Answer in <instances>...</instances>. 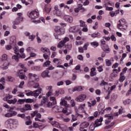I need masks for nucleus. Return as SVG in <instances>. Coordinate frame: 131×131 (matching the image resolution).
Masks as SVG:
<instances>
[{
    "instance_id": "6e6552de",
    "label": "nucleus",
    "mask_w": 131,
    "mask_h": 131,
    "mask_svg": "<svg viewBox=\"0 0 131 131\" xmlns=\"http://www.w3.org/2000/svg\"><path fill=\"white\" fill-rule=\"evenodd\" d=\"M50 101L51 102H47V107H49V108H51L52 106H54V105H56L57 104V100H56V97L53 96H50L49 98Z\"/></svg>"
},
{
    "instance_id": "a19ab883",
    "label": "nucleus",
    "mask_w": 131,
    "mask_h": 131,
    "mask_svg": "<svg viewBox=\"0 0 131 131\" xmlns=\"http://www.w3.org/2000/svg\"><path fill=\"white\" fill-rule=\"evenodd\" d=\"M102 49L103 50V51H104V52H106V53H110V48H109V47L107 45L105 46V47H103Z\"/></svg>"
},
{
    "instance_id": "ddd939ff",
    "label": "nucleus",
    "mask_w": 131,
    "mask_h": 131,
    "mask_svg": "<svg viewBox=\"0 0 131 131\" xmlns=\"http://www.w3.org/2000/svg\"><path fill=\"white\" fill-rule=\"evenodd\" d=\"M90 125V124L88 122H83L81 123L80 126V131H88L85 128H86Z\"/></svg>"
},
{
    "instance_id": "58836bf2",
    "label": "nucleus",
    "mask_w": 131,
    "mask_h": 131,
    "mask_svg": "<svg viewBox=\"0 0 131 131\" xmlns=\"http://www.w3.org/2000/svg\"><path fill=\"white\" fill-rule=\"evenodd\" d=\"M16 96L19 98H23V97L25 96L24 93L18 91L16 93Z\"/></svg>"
},
{
    "instance_id": "13d9d810",
    "label": "nucleus",
    "mask_w": 131,
    "mask_h": 131,
    "mask_svg": "<svg viewBox=\"0 0 131 131\" xmlns=\"http://www.w3.org/2000/svg\"><path fill=\"white\" fill-rule=\"evenodd\" d=\"M25 102H26V103H32L33 102V99L30 98L25 99Z\"/></svg>"
},
{
    "instance_id": "4c0bfd02",
    "label": "nucleus",
    "mask_w": 131,
    "mask_h": 131,
    "mask_svg": "<svg viewBox=\"0 0 131 131\" xmlns=\"http://www.w3.org/2000/svg\"><path fill=\"white\" fill-rule=\"evenodd\" d=\"M32 70H33L34 71H39L40 70V67L39 66H33L31 67Z\"/></svg>"
},
{
    "instance_id": "c85d7f7f",
    "label": "nucleus",
    "mask_w": 131,
    "mask_h": 131,
    "mask_svg": "<svg viewBox=\"0 0 131 131\" xmlns=\"http://www.w3.org/2000/svg\"><path fill=\"white\" fill-rule=\"evenodd\" d=\"M90 75L92 77L97 75V72H96V68H92L91 69Z\"/></svg>"
},
{
    "instance_id": "052dcab7",
    "label": "nucleus",
    "mask_w": 131,
    "mask_h": 131,
    "mask_svg": "<svg viewBox=\"0 0 131 131\" xmlns=\"http://www.w3.org/2000/svg\"><path fill=\"white\" fill-rule=\"evenodd\" d=\"M47 102V98H46L45 97H42V99L41 101V104L42 105H43V104H46Z\"/></svg>"
},
{
    "instance_id": "cd10ccee",
    "label": "nucleus",
    "mask_w": 131,
    "mask_h": 131,
    "mask_svg": "<svg viewBox=\"0 0 131 131\" xmlns=\"http://www.w3.org/2000/svg\"><path fill=\"white\" fill-rule=\"evenodd\" d=\"M85 108V104L83 103L81 104L80 106L79 107L78 110L79 111H81V112H83V113H85V111L84 108Z\"/></svg>"
},
{
    "instance_id": "de8ad7c7",
    "label": "nucleus",
    "mask_w": 131,
    "mask_h": 131,
    "mask_svg": "<svg viewBox=\"0 0 131 131\" xmlns=\"http://www.w3.org/2000/svg\"><path fill=\"white\" fill-rule=\"evenodd\" d=\"M64 45L65 44L63 43V41H60L57 45L58 49H61Z\"/></svg>"
},
{
    "instance_id": "9d476101",
    "label": "nucleus",
    "mask_w": 131,
    "mask_h": 131,
    "mask_svg": "<svg viewBox=\"0 0 131 131\" xmlns=\"http://www.w3.org/2000/svg\"><path fill=\"white\" fill-rule=\"evenodd\" d=\"M13 110L14 108L11 107L9 111V113L5 115V117H13V116H16V115H17V113Z\"/></svg>"
},
{
    "instance_id": "e2e57ef3",
    "label": "nucleus",
    "mask_w": 131,
    "mask_h": 131,
    "mask_svg": "<svg viewBox=\"0 0 131 131\" xmlns=\"http://www.w3.org/2000/svg\"><path fill=\"white\" fill-rule=\"evenodd\" d=\"M131 100L129 99H127L125 101H124L123 103L125 105H126V104H130Z\"/></svg>"
},
{
    "instance_id": "a211bd4d",
    "label": "nucleus",
    "mask_w": 131,
    "mask_h": 131,
    "mask_svg": "<svg viewBox=\"0 0 131 131\" xmlns=\"http://www.w3.org/2000/svg\"><path fill=\"white\" fill-rule=\"evenodd\" d=\"M102 121H103V117H100L99 119H97L95 122V125L96 127L98 126H100V125H102Z\"/></svg>"
},
{
    "instance_id": "0e129e2a",
    "label": "nucleus",
    "mask_w": 131,
    "mask_h": 131,
    "mask_svg": "<svg viewBox=\"0 0 131 131\" xmlns=\"http://www.w3.org/2000/svg\"><path fill=\"white\" fill-rule=\"evenodd\" d=\"M61 41H62V42L65 44L67 42V41H69V38L66 37L64 38V39H63V40H61Z\"/></svg>"
},
{
    "instance_id": "4be33fe9",
    "label": "nucleus",
    "mask_w": 131,
    "mask_h": 131,
    "mask_svg": "<svg viewBox=\"0 0 131 131\" xmlns=\"http://www.w3.org/2000/svg\"><path fill=\"white\" fill-rule=\"evenodd\" d=\"M60 106H64V108H70L69 107H67V101L64 99V98L61 99V101L60 102Z\"/></svg>"
},
{
    "instance_id": "3c124183",
    "label": "nucleus",
    "mask_w": 131,
    "mask_h": 131,
    "mask_svg": "<svg viewBox=\"0 0 131 131\" xmlns=\"http://www.w3.org/2000/svg\"><path fill=\"white\" fill-rule=\"evenodd\" d=\"M0 82L2 83L3 85L6 84V79H5V77H2L0 79Z\"/></svg>"
},
{
    "instance_id": "f3484780",
    "label": "nucleus",
    "mask_w": 131,
    "mask_h": 131,
    "mask_svg": "<svg viewBox=\"0 0 131 131\" xmlns=\"http://www.w3.org/2000/svg\"><path fill=\"white\" fill-rule=\"evenodd\" d=\"M63 19L66 22H68V23H72L73 22V17L70 15H64Z\"/></svg>"
},
{
    "instance_id": "774afa93",
    "label": "nucleus",
    "mask_w": 131,
    "mask_h": 131,
    "mask_svg": "<svg viewBox=\"0 0 131 131\" xmlns=\"http://www.w3.org/2000/svg\"><path fill=\"white\" fill-rule=\"evenodd\" d=\"M80 69V65L77 66L73 70V72H75V70H79Z\"/></svg>"
},
{
    "instance_id": "c03bdc74",
    "label": "nucleus",
    "mask_w": 131,
    "mask_h": 131,
    "mask_svg": "<svg viewBox=\"0 0 131 131\" xmlns=\"http://www.w3.org/2000/svg\"><path fill=\"white\" fill-rule=\"evenodd\" d=\"M91 45L93 48H97L99 46V43L97 41H93L91 43Z\"/></svg>"
},
{
    "instance_id": "72a5a7b5",
    "label": "nucleus",
    "mask_w": 131,
    "mask_h": 131,
    "mask_svg": "<svg viewBox=\"0 0 131 131\" xmlns=\"http://www.w3.org/2000/svg\"><path fill=\"white\" fill-rule=\"evenodd\" d=\"M51 10H52L51 6L49 5H45V11L47 14H49V13L51 12Z\"/></svg>"
},
{
    "instance_id": "5701e85b",
    "label": "nucleus",
    "mask_w": 131,
    "mask_h": 131,
    "mask_svg": "<svg viewBox=\"0 0 131 131\" xmlns=\"http://www.w3.org/2000/svg\"><path fill=\"white\" fill-rule=\"evenodd\" d=\"M25 51V49L23 48H21L19 49V53L21 55H19V57H20V58H23L24 59L26 57V56L25 55V53H24Z\"/></svg>"
},
{
    "instance_id": "473e14b6",
    "label": "nucleus",
    "mask_w": 131,
    "mask_h": 131,
    "mask_svg": "<svg viewBox=\"0 0 131 131\" xmlns=\"http://www.w3.org/2000/svg\"><path fill=\"white\" fill-rule=\"evenodd\" d=\"M17 102V98H14L13 99H10L9 100H7V103L8 104H13V105H15Z\"/></svg>"
},
{
    "instance_id": "b1692460",
    "label": "nucleus",
    "mask_w": 131,
    "mask_h": 131,
    "mask_svg": "<svg viewBox=\"0 0 131 131\" xmlns=\"http://www.w3.org/2000/svg\"><path fill=\"white\" fill-rule=\"evenodd\" d=\"M118 96L117 94H113L111 97V103H113L116 101Z\"/></svg>"
},
{
    "instance_id": "f704fd0d",
    "label": "nucleus",
    "mask_w": 131,
    "mask_h": 131,
    "mask_svg": "<svg viewBox=\"0 0 131 131\" xmlns=\"http://www.w3.org/2000/svg\"><path fill=\"white\" fill-rule=\"evenodd\" d=\"M125 80V77L124 76V75H123L122 73H121L120 75L119 81H120V82H122L124 81Z\"/></svg>"
},
{
    "instance_id": "2f4dec72",
    "label": "nucleus",
    "mask_w": 131,
    "mask_h": 131,
    "mask_svg": "<svg viewBox=\"0 0 131 131\" xmlns=\"http://www.w3.org/2000/svg\"><path fill=\"white\" fill-rule=\"evenodd\" d=\"M13 98V95H10V94H7L4 98L3 100L5 101L6 102H8L9 101L10 99H12Z\"/></svg>"
},
{
    "instance_id": "ea45409f",
    "label": "nucleus",
    "mask_w": 131,
    "mask_h": 131,
    "mask_svg": "<svg viewBox=\"0 0 131 131\" xmlns=\"http://www.w3.org/2000/svg\"><path fill=\"white\" fill-rule=\"evenodd\" d=\"M100 35L101 34L99 32H95L91 34L92 37H98V36H100Z\"/></svg>"
},
{
    "instance_id": "49530a36",
    "label": "nucleus",
    "mask_w": 131,
    "mask_h": 131,
    "mask_svg": "<svg viewBox=\"0 0 131 131\" xmlns=\"http://www.w3.org/2000/svg\"><path fill=\"white\" fill-rule=\"evenodd\" d=\"M96 127H97L96 126V125H95L94 124H91V125L89 127V129L91 131H94L95 130V128H96Z\"/></svg>"
},
{
    "instance_id": "a18cd8bd",
    "label": "nucleus",
    "mask_w": 131,
    "mask_h": 131,
    "mask_svg": "<svg viewBox=\"0 0 131 131\" xmlns=\"http://www.w3.org/2000/svg\"><path fill=\"white\" fill-rule=\"evenodd\" d=\"M103 7L105 8L106 11H113V7H110L108 6H106V5H103Z\"/></svg>"
},
{
    "instance_id": "dca6fc26",
    "label": "nucleus",
    "mask_w": 131,
    "mask_h": 131,
    "mask_svg": "<svg viewBox=\"0 0 131 131\" xmlns=\"http://www.w3.org/2000/svg\"><path fill=\"white\" fill-rule=\"evenodd\" d=\"M104 117H107V119L105 120V124H109L112 120H113V116H111L109 114L104 115Z\"/></svg>"
},
{
    "instance_id": "393cba45",
    "label": "nucleus",
    "mask_w": 131,
    "mask_h": 131,
    "mask_svg": "<svg viewBox=\"0 0 131 131\" xmlns=\"http://www.w3.org/2000/svg\"><path fill=\"white\" fill-rule=\"evenodd\" d=\"M106 6H111V7H114V3H112L110 0H104V4Z\"/></svg>"
},
{
    "instance_id": "8fccbe9b",
    "label": "nucleus",
    "mask_w": 131,
    "mask_h": 131,
    "mask_svg": "<svg viewBox=\"0 0 131 131\" xmlns=\"http://www.w3.org/2000/svg\"><path fill=\"white\" fill-rule=\"evenodd\" d=\"M77 114L76 115V116H74V115H72V122H73L74 121H76L77 120Z\"/></svg>"
},
{
    "instance_id": "7c9ffc66",
    "label": "nucleus",
    "mask_w": 131,
    "mask_h": 131,
    "mask_svg": "<svg viewBox=\"0 0 131 131\" xmlns=\"http://www.w3.org/2000/svg\"><path fill=\"white\" fill-rule=\"evenodd\" d=\"M49 72H49L48 70H46L43 72L41 74L42 77H50V76H49Z\"/></svg>"
},
{
    "instance_id": "f257e3e1",
    "label": "nucleus",
    "mask_w": 131,
    "mask_h": 131,
    "mask_svg": "<svg viewBox=\"0 0 131 131\" xmlns=\"http://www.w3.org/2000/svg\"><path fill=\"white\" fill-rule=\"evenodd\" d=\"M19 121L17 119H8L5 122V126L7 129L14 130L18 127Z\"/></svg>"
},
{
    "instance_id": "5fc2aeb1",
    "label": "nucleus",
    "mask_w": 131,
    "mask_h": 131,
    "mask_svg": "<svg viewBox=\"0 0 131 131\" xmlns=\"http://www.w3.org/2000/svg\"><path fill=\"white\" fill-rule=\"evenodd\" d=\"M105 62L107 66H111L112 65V63L111 62V60L109 59H105Z\"/></svg>"
},
{
    "instance_id": "20e7f679",
    "label": "nucleus",
    "mask_w": 131,
    "mask_h": 131,
    "mask_svg": "<svg viewBox=\"0 0 131 131\" xmlns=\"http://www.w3.org/2000/svg\"><path fill=\"white\" fill-rule=\"evenodd\" d=\"M2 61H5L2 68L5 70L8 69L9 68V65H10V62L8 61V55L7 54H3L2 55Z\"/></svg>"
},
{
    "instance_id": "864d4df0",
    "label": "nucleus",
    "mask_w": 131,
    "mask_h": 131,
    "mask_svg": "<svg viewBox=\"0 0 131 131\" xmlns=\"http://www.w3.org/2000/svg\"><path fill=\"white\" fill-rule=\"evenodd\" d=\"M80 22V27H84L86 25L85 24V23L83 21V20H79Z\"/></svg>"
},
{
    "instance_id": "a878e982",
    "label": "nucleus",
    "mask_w": 131,
    "mask_h": 131,
    "mask_svg": "<svg viewBox=\"0 0 131 131\" xmlns=\"http://www.w3.org/2000/svg\"><path fill=\"white\" fill-rule=\"evenodd\" d=\"M41 52L42 53H47L48 55H51V52L50 51V49L48 48H43L42 47L40 49Z\"/></svg>"
},
{
    "instance_id": "c756f323",
    "label": "nucleus",
    "mask_w": 131,
    "mask_h": 131,
    "mask_svg": "<svg viewBox=\"0 0 131 131\" xmlns=\"http://www.w3.org/2000/svg\"><path fill=\"white\" fill-rule=\"evenodd\" d=\"M96 103L97 101L95 99L92 100L91 102H88L89 107H94V106H96Z\"/></svg>"
},
{
    "instance_id": "c9c22d12",
    "label": "nucleus",
    "mask_w": 131,
    "mask_h": 131,
    "mask_svg": "<svg viewBox=\"0 0 131 131\" xmlns=\"http://www.w3.org/2000/svg\"><path fill=\"white\" fill-rule=\"evenodd\" d=\"M53 62L55 64H61L62 60L58 58H54L53 60Z\"/></svg>"
},
{
    "instance_id": "e433bc0d",
    "label": "nucleus",
    "mask_w": 131,
    "mask_h": 131,
    "mask_svg": "<svg viewBox=\"0 0 131 131\" xmlns=\"http://www.w3.org/2000/svg\"><path fill=\"white\" fill-rule=\"evenodd\" d=\"M22 71H23V70H19L18 72V74H19V78H20V79H24V78H25V76L22 74V73H23Z\"/></svg>"
},
{
    "instance_id": "7ed1b4c3",
    "label": "nucleus",
    "mask_w": 131,
    "mask_h": 131,
    "mask_svg": "<svg viewBox=\"0 0 131 131\" xmlns=\"http://www.w3.org/2000/svg\"><path fill=\"white\" fill-rule=\"evenodd\" d=\"M41 92H42V89L41 88H38L37 90L33 92L30 90L25 91V92L26 93V95L27 96H34V97H38V96H39V94H41Z\"/></svg>"
},
{
    "instance_id": "4d7b16f0",
    "label": "nucleus",
    "mask_w": 131,
    "mask_h": 131,
    "mask_svg": "<svg viewBox=\"0 0 131 131\" xmlns=\"http://www.w3.org/2000/svg\"><path fill=\"white\" fill-rule=\"evenodd\" d=\"M46 90L48 91V92H53V86H46Z\"/></svg>"
},
{
    "instance_id": "603ef678",
    "label": "nucleus",
    "mask_w": 131,
    "mask_h": 131,
    "mask_svg": "<svg viewBox=\"0 0 131 131\" xmlns=\"http://www.w3.org/2000/svg\"><path fill=\"white\" fill-rule=\"evenodd\" d=\"M51 96H54V93L53 91H48V92L46 94V97H51Z\"/></svg>"
},
{
    "instance_id": "69168bd1",
    "label": "nucleus",
    "mask_w": 131,
    "mask_h": 131,
    "mask_svg": "<svg viewBox=\"0 0 131 131\" xmlns=\"http://www.w3.org/2000/svg\"><path fill=\"white\" fill-rule=\"evenodd\" d=\"M7 81H10L11 82L14 81V78L11 76L7 77Z\"/></svg>"
},
{
    "instance_id": "bf43d9fd",
    "label": "nucleus",
    "mask_w": 131,
    "mask_h": 131,
    "mask_svg": "<svg viewBox=\"0 0 131 131\" xmlns=\"http://www.w3.org/2000/svg\"><path fill=\"white\" fill-rule=\"evenodd\" d=\"M82 31H83V32H88V31H89L88 26H86V25L84 27H82Z\"/></svg>"
},
{
    "instance_id": "1a4fd4ad",
    "label": "nucleus",
    "mask_w": 131,
    "mask_h": 131,
    "mask_svg": "<svg viewBox=\"0 0 131 131\" xmlns=\"http://www.w3.org/2000/svg\"><path fill=\"white\" fill-rule=\"evenodd\" d=\"M54 30L58 35H63L65 33V29L60 26L55 27Z\"/></svg>"
},
{
    "instance_id": "6ab92c4d",
    "label": "nucleus",
    "mask_w": 131,
    "mask_h": 131,
    "mask_svg": "<svg viewBox=\"0 0 131 131\" xmlns=\"http://www.w3.org/2000/svg\"><path fill=\"white\" fill-rule=\"evenodd\" d=\"M22 20H23V17H20L19 18H17L13 21V25H19Z\"/></svg>"
},
{
    "instance_id": "bb28decb",
    "label": "nucleus",
    "mask_w": 131,
    "mask_h": 131,
    "mask_svg": "<svg viewBox=\"0 0 131 131\" xmlns=\"http://www.w3.org/2000/svg\"><path fill=\"white\" fill-rule=\"evenodd\" d=\"M28 83L29 85L33 86L34 89H37L39 87V84H38V83H35L34 82L31 83V82L29 81Z\"/></svg>"
},
{
    "instance_id": "f8f14e48",
    "label": "nucleus",
    "mask_w": 131,
    "mask_h": 131,
    "mask_svg": "<svg viewBox=\"0 0 131 131\" xmlns=\"http://www.w3.org/2000/svg\"><path fill=\"white\" fill-rule=\"evenodd\" d=\"M83 90H84V87H82V86H78L75 87L73 89H70L69 91L70 94H72V93H74V92H76V91L77 92H81V91H83Z\"/></svg>"
},
{
    "instance_id": "f03ea898",
    "label": "nucleus",
    "mask_w": 131,
    "mask_h": 131,
    "mask_svg": "<svg viewBox=\"0 0 131 131\" xmlns=\"http://www.w3.org/2000/svg\"><path fill=\"white\" fill-rule=\"evenodd\" d=\"M70 107H62L61 106H59L58 105H55L53 106L52 108V111L53 112V113H63L64 114H66V113H67V114H70L71 113V112H69V110H70Z\"/></svg>"
},
{
    "instance_id": "412c9836",
    "label": "nucleus",
    "mask_w": 131,
    "mask_h": 131,
    "mask_svg": "<svg viewBox=\"0 0 131 131\" xmlns=\"http://www.w3.org/2000/svg\"><path fill=\"white\" fill-rule=\"evenodd\" d=\"M51 124L52 125H53V126H54V127H57V128H61V124H60V123L56 121H53L51 122Z\"/></svg>"
},
{
    "instance_id": "9b49d317",
    "label": "nucleus",
    "mask_w": 131,
    "mask_h": 131,
    "mask_svg": "<svg viewBox=\"0 0 131 131\" xmlns=\"http://www.w3.org/2000/svg\"><path fill=\"white\" fill-rule=\"evenodd\" d=\"M86 99V95L84 94H81L75 98V101L82 103L84 100Z\"/></svg>"
},
{
    "instance_id": "37998d69",
    "label": "nucleus",
    "mask_w": 131,
    "mask_h": 131,
    "mask_svg": "<svg viewBox=\"0 0 131 131\" xmlns=\"http://www.w3.org/2000/svg\"><path fill=\"white\" fill-rule=\"evenodd\" d=\"M43 67H49V66H51V61L50 60L46 61L43 64Z\"/></svg>"
},
{
    "instance_id": "aec40b11",
    "label": "nucleus",
    "mask_w": 131,
    "mask_h": 131,
    "mask_svg": "<svg viewBox=\"0 0 131 131\" xmlns=\"http://www.w3.org/2000/svg\"><path fill=\"white\" fill-rule=\"evenodd\" d=\"M32 117L36 116L38 118H41V115L38 113V111H35L33 113L31 114Z\"/></svg>"
},
{
    "instance_id": "680f3d73",
    "label": "nucleus",
    "mask_w": 131,
    "mask_h": 131,
    "mask_svg": "<svg viewBox=\"0 0 131 131\" xmlns=\"http://www.w3.org/2000/svg\"><path fill=\"white\" fill-rule=\"evenodd\" d=\"M30 57H28L26 60H28V59H30L31 57H35L36 56V54L34 53V52H31L30 54Z\"/></svg>"
},
{
    "instance_id": "2eb2a0df",
    "label": "nucleus",
    "mask_w": 131,
    "mask_h": 131,
    "mask_svg": "<svg viewBox=\"0 0 131 131\" xmlns=\"http://www.w3.org/2000/svg\"><path fill=\"white\" fill-rule=\"evenodd\" d=\"M79 30H80V27L79 26H76L70 28V32H78Z\"/></svg>"
},
{
    "instance_id": "09e8293b",
    "label": "nucleus",
    "mask_w": 131,
    "mask_h": 131,
    "mask_svg": "<svg viewBox=\"0 0 131 131\" xmlns=\"http://www.w3.org/2000/svg\"><path fill=\"white\" fill-rule=\"evenodd\" d=\"M25 108H26V110H32V108H31V105L30 104H27L25 106Z\"/></svg>"
},
{
    "instance_id": "39448f33",
    "label": "nucleus",
    "mask_w": 131,
    "mask_h": 131,
    "mask_svg": "<svg viewBox=\"0 0 131 131\" xmlns=\"http://www.w3.org/2000/svg\"><path fill=\"white\" fill-rule=\"evenodd\" d=\"M29 17L30 19H36L39 17V11L38 10H35L31 11L29 14Z\"/></svg>"
},
{
    "instance_id": "423d86ee",
    "label": "nucleus",
    "mask_w": 131,
    "mask_h": 131,
    "mask_svg": "<svg viewBox=\"0 0 131 131\" xmlns=\"http://www.w3.org/2000/svg\"><path fill=\"white\" fill-rule=\"evenodd\" d=\"M125 19L123 18L121 19L120 20H119V23L117 24V28L120 30L122 29L125 30V27H126V25H125Z\"/></svg>"
},
{
    "instance_id": "338daca9",
    "label": "nucleus",
    "mask_w": 131,
    "mask_h": 131,
    "mask_svg": "<svg viewBox=\"0 0 131 131\" xmlns=\"http://www.w3.org/2000/svg\"><path fill=\"white\" fill-rule=\"evenodd\" d=\"M112 109V108L110 107H107L106 108H105V110H104L103 111L102 113H104L105 112V111H106V112H110V111H111Z\"/></svg>"
},
{
    "instance_id": "6e6d98bb",
    "label": "nucleus",
    "mask_w": 131,
    "mask_h": 131,
    "mask_svg": "<svg viewBox=\"0 0 131 131\" xmlns=\"http://www.w3.org/2000/svg\"><path fill=\"white\" fill-rule=\"evenodd\" d=\"M33 48L32 47H28L26 49V51L27 52V53H32V52H33Z\"/></svg>"
},
{
    "instance_id": "0eeeda50",
    "label": "nucleus",
    "mask_w": 131,
    "mask_h": 131,
    "mask_svg": "<svg viewBox=\"0 0 131 131\" xmlns=\"http://www.w3.org/2000/svg\"><path fill=\"white\" fill-rule=\"evenodd\" d=\"M14 46L13 50H14V53L17 55H14L12 56L13 60H15L16 62L19 61V56H20V54L19 53V49L17 48L16 47V43L14 42Z\"/></svg>"
},
{
    "instance_id": "79ce46f5",
    "label": "nucleus",
    "mask_w": 131,
    "mask_h": 131,
    "mask_svg": "<svg viewBox=\"0 0 131 131\" xmlns=\"http://www.w3.org/2000/svg\"><path fill=\"white\" fill-rule=\"evenodd\" d=\"M33 127H35V128H37L38 127H40V126H41V125H40V123H39L34 122L33 123Z\"/></svg>"
},
{
    "instance_id": "4468645a",
    "label": "nucleus",
    "mask_w": 131,
    "mask_h": 131,
    "mask_svg": "<svg viewBox=\"0 0 131 131\" xmlns=\"http://www.w3.org/2000/svg\"><path fill=\"white\" fill-rule=\"evenodd\" d=\"M29 77L30 78V81L31 83L34 82V80H35L37 78V75L35 74L29 73Z\"/></svg>"
}]
</instances>
